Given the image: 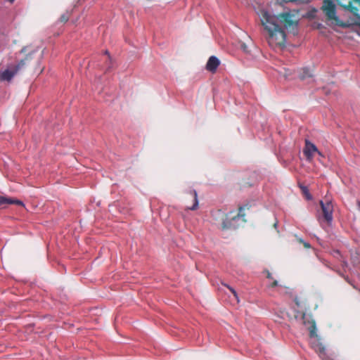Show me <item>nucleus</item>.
<instances>
[{"label":"nucleus","instance_id":"nucleus-1","mask_svg":"<svg viewBox=\"0 0 360 360\" xmlns=\"http://www.w3.org/2000/svg\"><path fill=\"white\" fill-rule=\"evenodd\" d=\"M261 22L267 33V41L272 48L283 47L286 41V34L278 22L287 29H294L297 26L295 15L290 11L283 12L278 15H271L267 11H262L260 17Z\"/></svg>","mask_w":360,"mask_h":360},{"label":"nucleus","instance_id":"nucleus-2","mask_svg":"<svg viewBox=\"0 0 360 360\" xmlns=\"http://www.w3.org/2000/svg\"><path fill=\"white\" fill-rule=\"evenodd\" d=\"M31 59V53H28L24 59H22L13 70H6L0 74V79L2 81H10L17 72L21 70L25 65L26 62Z\"/></svg>","mask_w":360,"mask_h":360},{"label":"nucleus","instance_id":"nucleus-3","mask_svg":"<svg viewBox=\"0 0 360 360\" xmlns=\"http://www.w3.org/2000/svg\"><path fill=\"white\" fill-rule=\"evenodd\" d=\"M328 20H334L337 24L339 19L336 15V6L332 0H323L321 7Z\"/></svg>","mask_w":360,"mask_h":360},{"label":"nucleus","instance_id":"nucleus-4","mask_svg":"<svg viewBox=\"0 0 360 360\" xmlns=\"http://www.w3.org/2000/svg\"><path fill=\"white\" fill-rule=\"evenodd\" d=\"M320 205L322 211V219L319 217V220H324L328 224H330L333 221V205L330 200H326L323 202V200L320 201Z\"/></svg>","mask_w":360,"mask_h":360},{"label":"nucleus","instance_id":"nucleus-5","mask_svg":"<svg viewBox=\"0 0 360 360\" xmlns=\"http://www.w3.org/2000/svg\"><path fill=\"white\" fill-rule=\"evenodd\" d=\"M303 153L308 161L313 160L315 153H318L320 156H322V153L318 150L317 147L309 140H305Z\"/></svg>","mask_w":360,"mask_h":360},{"label":"nucleus","instance_id":"nucleus-6","mask_svg":"<svg viewBox=\"0 0 360 360\" xmlns=\"http://www.w3.org/2000/svg\"><path fill=\"white\" fill-rule=\"evenodd\" d=\"M339 6L343 7L351 13L356 14L358 8L352 5L353 3L360 4V0H335Z\"/></svg>","mask_w":360,"mask_h":360},{"label":"nucleus","instance_id":"nucleus-7","mask_svg":"<svg viewBox=\"0 0 360 360\" xmlns=\"http://www.w3.org/2000/svg\"><path fill=\"white\" fill-rule=\"evenodd\" d=\"M220 64L219 60L216 56H211L206 64L207 70L214 73Z\"/></svg>","mask_w":360,"mask_h":360},{"label":"nucleus","instance_id":"nucleus-8","mask_svg":"<svg viewBox=\"0 0 360 360\" xmlns=\"http://www.w3.org/2000/svg\"><path fill=\"white\" fill-rule=\"evenodd\" d=\"M15 204L20 206H24L22 201L19 200L7 198L0 195V207H4L6 205Z\"/></svg>","mask_w":360,"mask_h":360},{"label":"nucleus","instance_id":"nucleus-9","mask_svg":"<svg viewBox=\"0 0 360 360\" xmlns=\"http://www.w3.org/2000/svg\"><path fill=\"white\" fill-rule=\"evenodd\" d=\"M219 214L221 215V229L225 230V229H228L231 228V223L230 219L228 217V215L223 212H220Z\"/></svg>","mask_w":360,"mask_h":360},{"label":"nucleus","instance_id":"nucleus-10","mask_svg":"<svg viewBox=\"0 0 360 360\" xmlns=\"http://www.w3.org/2000/svg\"><path fill=\"white\" fill-rule=\"evenodd\" d=\"M189 193L193 198V204L188 207L191 210H195L198 207V194L195 190H190Z\"/></svg>","mask_w":360,"mask_h":360},{"label":"nucleus","instance_id":"nucleus-11","mask_svg":"<svg viewBox=\"0 0 360 360\" xmlns=\"http://www.w3.org/2000/svg\"><path fill=\"white\" fill-rule=\"evenodd\" d=\"M309 331V335L311 338H316L317 337L316 334V323L314 321H312L310 323L309 327L308 328Z\"/></svg>","mask_w":360,"mask_h":360},{"label":"nucleus","instance_id":"nucleus-12","mask_svg":"<svg viewBox=\"0 0 360 360\" xmlns=\"http://www.w3.org/2000/svg\"><path fill=\"white\" fill-rule=\"evenodd\" d=\"M312 74L308 68H303L302 70V72L300 74V78L302 80H304L307 78L311 77Z\"/></svg>","mask_w":360,"mask_h":360},{"label":"nucleus","instance_id":"nucleus-13","mask_svg":"<svg viewBox=\"0 0 360 360\" xmlns=\"http://www.w3.org/2000/svg\"><path fill=\"white\" fill-rule=\"evenodd\" d=\"M313 347H314L315 351L316 352L319 353L320 354H325L326 349H325V347L321 343L318 342V343L315 344Z\"/></svg>","mask_w":360,"mask_h":360},{"label":"nucleus","instance_id":"nucleus-14","mask_svg":"<svg viewBox=\"0 0 360 360\" xmlns=\"http://www.w3.org/2000/svg\"><path fill=\"white\" fill-rule=\"evenodd\" d=\"M70 16V13L69 11H66L65 13L62 14L60 17V21L61 22H66L69 20Z\"/></svg>","mask_w":360,"mask_h":360},{"label":"nucleus","instance_id":"nucleus-15","mask_svg":"<svg viewBox=\"0 0 360 360\" xmlns=\"http://www.w3.org/2000/svg\"><path fill=\"white\" fill-rule=\"evenodd\" d=\"M244 210H245V207H240L239 209H238V213L237 215L236 216H233L232 217V219H235L236 218H239V217H242L243 218L245 217V213H244Z\"/></svg>","mask_w":360,"mask_h":360},{"label":"nucleus","instance_id":"nucleus-16","mask_svg":"<svg viewBox=\"0 0 360 360\" xmlns=\"http://www.w3.org/2000/svg\"><path fill=\"white\" fill-rule=\"evenodd\" d=\"M105 53L106 55H108V58H107L108 62L106 63V71H108L112 68V66H111V65H112V60H111L110 56H109V53H108V51H105Z\"/></svg>","mask_w":360,"mask_h":360},{"label":"nucleus","instance_id":"nucleus-17","mask_svg":"<svg viewBox=\"0 0 360 360\" xmlns=\"http://www.w3.org/2000/svg\"><path fill=\"white\" fill-rule=\"evenodd\" d=\"M223 285L224 286H226L228 289H229V290L232 292V294L234 295V297L238 300V297L236 291L233 288H231V286H229L227 284H223Z\"/></svg>","mask_w":360,"mask_h":360},{"label":"nucleus","instance_id":"nucleus-18","mask_svg":"<svg viewBox=\"0 0 360 360\" xmlns=\"http://www.w3.org/2000/svg\"><path fill=\"white\" fill-rule=\"evenodd\" d=\"M294 301L297 307H301L303 304V301L297 297H295Z\"/></svg>","mask_w":360,"mask_h":360},{"label":"nucleus","instance_id":"nucleus-19","mask_svg":"<svg viewBox=\"0 0 360 360\" xmlns=\"http://www.w3.org/2000/svg\"><path fill=\"white\" fill-rule=\"evenodd\" d=\"M301 188H302V191L304 193V194L306 195V198L307 199L310 200L311 198V196L309 193L307 188L305 186H302Z\"/></svg>","mask_w":360,"mask_h":360},{"label":"nucleus","instance_id":"nucleus-20","mask_svg":"<svg viewBox=\"0 0 360 360\" xmlns=\"http://www.w3.org/2000/svg\"><path fill=\"white\" fill-rule=\"evenodd\" d=\"M285 2H301V3H307L309 0H284Z\"/></svg>","mask_w":360,"mask_h":360},{"label":"nucleus","instance_id":"nucleus-21","mask_svg":"<svg viewBox=\"0 0 360 360\" xmlns=\"http://www.w3.org/2000/svg\"><path fill=\"white\" fill-rule=\"evenodd\" d=\"M277 285H278V281H274L273 283L270 285V287L274 288V287H276Z\"/></svg>","mask_w":360,"mask_h":360},{"label":"nucleus","instance_id":"nucleus-22","mask_svg":"<svg viewBox=\"0 0 360 360\" xmlns=\"http://www.w3.org/2000/svg\"><path fill=\"white\" fill-rule=\"evenodd\" d=\"M241 49L245 51V52H247L248 51V46L247 45H245V44H243L241 45Z\"/></svg>","mask_w":360,"mask_h":360},{"label":"nucleus","instance_id":"nucleus-23","mask_svg":"<svg viewBox=\"0 0 360 360\" xmlns=\"http://www.w3.org/2000/svg\"><path fill=\"white\" fill-rule=\"evenodd\" d=\"M302 244H303V245L304 246L305 248H311V245H310V244L309 243L304 242Z\"/></svg>","mask_w":360,"mask_h":360},{"label":"nucleus","instance_id":"nucleus-24","mask_svg":"<svg viewBox=\"0 0 360 360\" xmlns=\"http://www.w3.org/2000/svg\"><path fill=\"white\" fill-rule=\"evenodd\" d=\"M266 277L269 279H271L272 278V276H271V274L270 272L267 271V276Z\"/></svg>","mask_w":360,"mask_h":360},{"label":"nucleus","instance_id":"nucleus-25","mask_svg":"<svg viewBox=\"0 0 360 360\" xmlns=\"http://www.w3.org/2000/svg\"><path fill=\"white\" fill-rule=\"evenodd\" d=\"M26 51H27V47H23V48L21 49L20 52H21V53H25V52H26Z\"/></svg>","mask_w":360,"mask_h":360},{"label":"nucleus","instance_id":"nucleus-26","mask_svg":"<svg viewBox=\"0 0 360 360\" xmlns=\"http://www.w3.org/2000/svg\"><path fill=\"white\" fill-rule=\"evenodd\" d=\"M297 240L300 243H302V244L304 242L302 238H299Z\"/></svg>","mask_w":360,"mask_h":360},{"label":"nucleus","instance_id":"nucleus-27","mask_svg":"<svg viewBox=\"0 0 360 360\" xmlns=\"http://www.w3.org/2000/svg\"><path fill=\"white\" fill-rule=\"evenodd\" d=\"M357 205H358V207H359V210H360V201H358V202H357Z\"/></svg>","mask_w":360,"mask_h":360},{"label":"nucleus","instance_id":"nucleus-28","mask_svg":"<svg viewBox=\"0 0 360 360\" xmlns=\"http://www.w3.org/2000/svg\"><path fill=\"white\" fill-rule=\"evenodd\" d=\"M14 0H9L10 2H13Z\"/></svg>","mask_w":360,"mask_h":360}]
</instances>
